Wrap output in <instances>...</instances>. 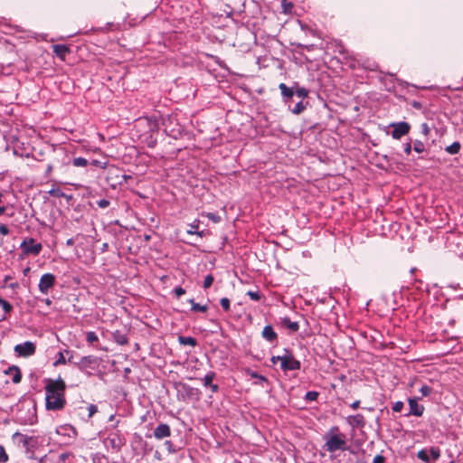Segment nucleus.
<instances>
[{
  "label": "nucleus",
  "mask_w": 463,
  "mask_h": 463,
  "mask_svg": "<svg viewBox=\"0 0 463 463\" xmlns=\"http://www.w3.org/2000/svg\"><path fill=\"white\" fill-rule=\"evenodd\" d=\"M279 89L280 90L282 99L285 103H288L291 101L293 96L295 95L294 90L295 86L288 87L285 83H279Z\"/></svg>",
  "instance_id": "obj_11"
},
{
  "label": "nucleus",
  "mask_w": 463,
  "mask_h": 463,
  "mask_svg": "<svg viewBox=\"0 0 463 463\" xmlns=\"http://www.w3.org/2000/svg\"><path fill=\"white\" fill-rule=\"evenodd\" d=\"M360 406V401H355L353 403H351L350 407L353 409V410H356L358 409Z\"/></svg>",
  "instance_id": "obj_61"
},
{
  "label": "nucleus",
  "mask_w": 463,
  "mask_h": 463,
  "mask_svg": "<svg viewBox=\"0 0 463 463\" xmlns=\"http://www.w3.org/2000/svg\"><path fill=\"white\" fill-rule=\"evenodd\" d=\"M213 281H214L213 276L212 274L207 275L203 280V288L204 289L209 288L213 285Z\"/></svg>",
  "instance_id": "obj_36"
},
{
  "label": "nucleus",
  "mask_w": 463,
  "mask_h": 463,
  "mask_svg": "<svg viewBox=\"0 0 463 463\" xmlns=\"http://www.w3.org/2000/svg\"><path fill=\"white\" fill-rule=\"evenodd\" d=\"M10 233V230L5 224L0 225V235L6 236Z\"/></svg>",
  "instance_id": "obj_48"
},
{
  "label": "nucleus",
  "mask_w": 463,
  "mask_h": 463,
  "mask_svg": "<svg viewBox=\"0 0 463 463\" xmlns=\"http://www.w3.org/2000/svg\"><path fill=\"white\" fill-rule=\"evenodd\" d=\"M0 307L3 308L5 313H10L13 310V306L2 298H0Z\"/></svg>",
  "instance_id": "obj_31"
},
{
  "label": "nucleus",
  "mask_w": 463,
  "mask_h": 463,
  "mask_svg": "<svg viewBox=\"0 0 463 463\" xmlns=\"http://www.w3.org/2000/svg\"><path fill=\"white\" fill-rule=\"evenodd\" d=\"M174 292L176 298H180L181 296L185 294V289L183 288L182 287H177L175 288Z\"/></svg>",
  "instance_id": "obj_49"
},
{
  "label": "nucleus",
  "mask_w": 463,
  "mask_h": 463,
  "mask_svg": "<svg viewBox=\"0 0 463 463\" xmlns=\"http://www.w3.org/2000/svg\"><path fill=\"white\" fill-rule=\"evenodd\" d=\"M8 460V455L6 454L3 446H0V462L5 463Z\"/></svg>",
  "instance_id": "obj_44"
},
{
  "label": "nucleus",
  "mask_w": 463,
  "mask_h": 463,
  "mask_svg": "<svg viewBox=\"0 0 463 463\" xmlns=\"http://www.w3.org/2000/svg\"><path fill=\"white\" fill-rule=\"evenodd\" d=\"M206 216L215 223L221 222V216L218 215L217 213H208Z\"/></svg>",
  "instance_id": "obj_45"
},
{
  "label": "nucleus",
  "mask_w": 463,
  "mask_h": 463,
  "mask_svg": "<svg viewBox=\"0 0 463 463\" xmlns=\"http://www.w3.org/2000/svg\"><path fill=\"white\" fill-rule=\"evenodd\" d=\"M280 359H281V355H273L271 358H270V362L273 364H276L278 362H280Z\"/></svg>",
  "instance_id": "obj_59"
},
{
  "label": "nucleus",
  "mask_w": 463,
  "mask_h": 463,
  "mask_svg": "<svg viewBox=\"0 0 463 463\" xmlns=\"http://www.w3.org/2000/svg\"><path fill=\"white\" fill-rule=\"evenodd\" d=\"M178 342L183 345H190L192 347L197 345V340L192 336L180 335L178 337Z\"/></svg>",
  "instance_id": "obj_19"
},
{
  "label": "nucleus",
  "mask_w": 463,
  "mask_h": 463,
  "mask_svg": "<svg viewBox=\"0 0 463 463\" xmlns=\"http://www.w3.org/2000/svg\"><path fill=\"white\" fill-rule=\"evenodd\" d=\"M460 148H461L460 143L458 141H455L450 146H448L445 148V151L449 155H456L459 152Z\"/></svg>",
  "instance_id": "obj_24"
},
{
  "label": "nucleus",
  "mask_w": 463,
  "mask_h": 463,
  "mask_svg": "<svg viewBox=\"0 0 463 463\" xmlns=\"http://www.w3.org/2000/svg\"><path fill=\"white\" fill-rule=\"evenodd\" d=\"M319 396V392L316 391H309L305 395V400L307 402H314L317 401Z\"/></svg>",
  "instance_id": "obj_30"
},
{
  "label": "nucleus",
  "mask_w": 463,
  "mask_h": 463,
  "mask_svg": "<svg viewBox=\"0 0 463 463\" xmlns=\"http://www.w3.org/2000/svg\"><path fill=\"white\" fill-rule=\"evenodd\" d=\"M208 388H210L212 392H213V393H215L219 391V386L215 383H212Z\"/></svg>",
  "instance_id": "obj_60"
},
{
  "label": "nucleus",
  "mask_w": 463,
  "mask_h": 463,
  "mask_svg": "<svg viewBox=\"0 0 463 463\" xmlns=\"http://www.w3.org/2000/svg\"><path fill=\"white\" fill-rule=\"evenodd\" d=\"M411 105L412 106V108L416 109H420L422 108V104L420 102V101H416V100H413Z\"/></svg>",
  "instance_id": "obj_58"
},
{
  "label": "nucleus",
  "mask_w": 463,
  "mask_h": 463,
  "mask_svg": "<svg viewBox=\"0 0 463 463\" xmlns=\"http://www.w3.org/2000/svg\"><path fill=\"white\" fill-rule=\"evenodd\" d=\"M220 304L224 311L230 310V299L228 298H221Z\"/></svg>",
  "instance_id": "obj_41"
},
{
  "label": "nucleus",
  "mask_w": 463,
  "mask_h": 463,
  "mask_svg": "<svg viewBox=\"0 0 463 463\" xmlns=\"http://www.w3.org/2000/svg\"><path fill=\"white\" fill-rule=\"evenodd\" d=\"M420 398L419 397H412V398H410L408 400V403H409V412L405 415V416H411V415H413V416H416V417H420L422 416L423 412H424V406L422 404H420L418 402V401L420 400Z\"/></svg>",
  "instance_id": "obj_7"
},
{
  "label": "nucleus",
  "mask_w": 463,
  "mask_h": 463,
  "mask_svg": "<svg viewBox=\"0 0 463 463\" xmlns=\"http://www.w3.org/2000/svg\"><path fill=\"white\" fill-rule=\"evenodd\" d=\"M216 374L214 372H209L203 379V386L209 387L213 383V380L215 378Z\"/></svg>",
  "instance_id": "obj_27"
},
{
  "label": "nucleus",
  "mask_w": 463,
  "mask_h": 463,
  "mask_svg": "<svg viewBox=\"0 0 463 463\" xmlns=\"http://www.w3.org/2000/svg\"><path fill=\"white\" fill-rule=\"evenodd\" d=\"M433 392V389L430 386L428 385H422L420 389V392L421 393L422 397L430 396Z\"/></svg>",
  "instance_id": "obj_37"
},
{
  "label": "nucleus",
  "mask_w": 463,
  "mask_h": 463,
  "mask_svg": "<svg viewBox=\"0 0 463 463\" xmlns=\"http://www.w3.org/2000/svg\"><path fill=\"white\" fill-rule=\"evenodd\" d=\"M178 386L180 389H178V392H184L187 396H191L194 392V388L190 387L189 385L185 383H179Z\"/></svg>",
  "instance_id": "obj_32"
},
{
  "label": "nucleus",
  "mask_w": 463,
  "mask_h": 463,
  "mask_svg": "<svg viewBox=\"0 0 463 463\" xmlns=\"http://www.w3.org/2000/svg\"><path fill=\"white\" fill-rule=\"evenodd\" d=\"M418 458L424 461L425 463H430V457L426 449H421L417 453Z\"/></svg>",
  "instance_id": "obj_34"
},
{
  "label": "nucleus",
  "mask_w": 463,
  "mask_h": 463,
  "mask_svg": "<svg viewBox=\"0 0 463 463\" xmlns=\"http://www.w3.org/2000/svg\"><path fill=\"white\" fill-rule=\"evenodd\" d=\"M165 445L166 446L167 448V450L169 452H175V449H174V445H173V442L171 440H166L165 441Z\"/></svg>",
  "instance_id": "obj_56"
},
{
  "label": "nucleus",
  "mask_w": 463,
  "mask_h": 463,
  "mask_svg": "<svg viewBox=\"0 0 463 463\" xmlns=\"http://www.w3.org/2000/svg\"><path fill=\"white\" fill-rule=\"evenodd\" d=\"M21 249L24 254H33L34 256L40 254L43 250V245L36 242L33 238H25L21 243Z\"/></svg>",
  "instance_id": "obj_4"
},
{
  "label": "nucleus",
  "mask_w": 463,
  "mask_h": 463,
  "mask_svg": "<svg viewBox=\"0 0 463 463\" xmlns=\"http://www.w3.org/2000/svg\"><path fill=\"white\" fill-rule=\"evenodd\" d=\"M430 453L434 461L438 460L440 457V449L438 447H430Z\"/></svg>",
  "instance_id": "obj_35"
},
{
  "label": "nucleus",
  "mask_w": 463,
  "mask_h": 463,
  "mask_svg": "<svg viewBox=\"0 0 463 463\" xmlns=\"http://www.w3.org/2000/svg\"><path fill=\"white\" fill-rule=\"evenodd\" d=\"M288 108L293 114L299 115L306 109L307 103L305 104L300 100L293 108H290V105H288Z\"/></svg>",
  "instance_id": "obj_23"
},
{
  "label": "nucleus",
  "mask_w": 463,
  "mask_h": 463,
  "mask_svg": "<svg viewBox=\"0 0 463 463\" xmlns=\"http://www.w3.org/2000/svg\"><path fill=\"white\" fill-rule=\"evenodd\" d=\"M74 244V240L72 238L67 240L66 245L67 246H72Z\"/></svg>",
  "instance_id": "obj_63"
},
{
  "label": "nucleus",
  "mask_w": 463,
  "mask_h": 463,
  "mask_svg": "<svg viewBox=\"0 0 463 463\" xmlns=\"http://www.w3.org/2000/svg\"><path fill=\"white\" fill-rule=\"evenodd\" d=\"M119 175L122 173L118 168H110L109 171V176L107 177L108 182L111 184L117 183L119 180Z\"/></svg>",
  "instance_id": "obj_20"
},
{
  "label": "nucleus",
  "mask_w": 463,
  "mask_h": 463,
  "mask_svg": "<svg viewBox=\"0 0 463 463\" xmlns=\"http://www.w3.org/2000/svg\"><path fill=\"white\" fill-rule=\"evenodd\" d=\"M338 427H332L326 435L324 448L327 452L334 453L336 450H345L347 449L346 437L344 433H338Z\"/></svg>",
  "instance_id": "obj_2"
},
{
  "label": "nucleus",
  "mask_w": 463,
  "mask_h": 463,
  "mask_svg": "<svg viewBox=\"0 0 463 463\" xmlns=\"http://www.w3.org/2000/svg\"><path fill=\"white\" fill-rule=\"evenodd\" d=\"M385 458L382 455H377L374 457L373 463H384Z\"/></svg>",
  "instance_id": "obj_54"
},
{
  "label": "nucleus",
  "mask_w": 463,
  "mask_h": 463,
  "mask_svg": "<svg viewBox=\"0 0 463 463\" xmlns=\"http://www.w3.org/2000/svg\"><path fill=\"white\" fill-rule=\"evenodd\" d=\"M199 223L200 222L198 220H194L191 224H189L190 229L187 230V233L189 234H197L200 237H203V231L199 232Z\"/></svg>",
  "instance_id": "obj_21"
},
{
  "label": "nucleus",
  "mask_w": 463,
  "mask_h": 463,
  "mask_svg": "<svg viewBox=\"0 0 463 463\" xmlns=\"http://www.w3.org/2000/svg\"><path fill=\"white\" fill-rule=\"evenodd\" d=\"M257 380H258V382L255 383L256 384L263 385V383H268V378L266 376L261 375V374L259 377V379H257Z\"/></svg>",
  "instance_id": "obj_55"
},
{
  "label": "nucleus",
  "mask_w": 463,
  "mask_h": 463,
  "mask_svg": "<svg viewBox=\"0 0 463 463\" xmlns=\"http://www.w3.org/2000/svg\"><path fill=\"white\" fill-rule=\"evenodd\" d=\"M112 339L120 345H125L128 343V335L120 330H116L112 333Z\"/></svg>",
  "instance_id": "obj_17"
},
{
  "label": "nucleus",
  "mask_w": 463,
  "mask_h": 463,
  "mask_svg": "<svg viewBox=\"0 0 463 463\" xmlns=\"http://www.w3.org/2000/svg\"><path fill=\"white\" fill-rule=\"evenodd\" d=\"M247 295L250 298V299L258 301L260 299L261 295L259 291H249Z\"/></svg>",
  "instance_id": "obj_43"
},
{
  "label": "nucleus",
  "mask_w": 463,
  "mask_h": 463,
  "mask_svg": "<svg viewBox=\"0 0 463 463\" xmlns=\"http://www.w3.org/2000/svg\"><path fill=\"white\" fill-rule=\"evenodd\" d=\"M72 165L75 167H86L89 165V161L84 157H75L72 159Z\"/></svg>",
  "instance_id": "obj_26"
},
{
  "label": "nucleus",
  "mask_w": 463,
  "mask_h": 463,
  "mask_svg": "<svg viewBox=\"0 0 463 463\" xmlns=\"http://www.w3.org/2000/svg\"><path fill=\"white\" fill-rule=\"evenodd\" d=\"M281 5L283 8V13H289L293 7L292 3L288 2L287 0H281Z\"/></svg>",
  "instance_id": "obj_39"
},
{
  "label": "nucleus",
  "mask_w": 463,
  "mask_h": 463,
  "mask_svg": "<svg viewBox=\"0 0 463 463\" xmlns=\"http://www.w3.org/2000/svg\"><path fill=\"white\" fill-rule=\"evenodd\" d=\"M90 165L96 166V167H100L102 169H105L107 168L108 166V162L107 161H99V160H97V159H94L90 162Z\"/></svg>",
  "instance_id": "obj_40"
},
{
  "label": "nucleus",
  "mask_w": 463,
  "mask_h": 463,
  "mask_svg": "<svg viewBox=\"0 0 463 463\" xmlns=\"http://www.w3.org/2000/svg\"><path fill=\"white\" fill-rule=\"evenodd\" d=\"M35 345L31 341H26L23 344H18L14 346V352L18 356L28 357L35 353Z\"/></svg>",
  "instance_id": "obj_6"
},
{
  "label": "nucleus",
  "mask_w": 463,
  "mask_h": 463,
  "mask_svg": "<svg viewBox=\"0 0 463 463\" xmlns=\"http://www.w3.org/2000/svg\"><path fill=\"white\" fill-rule=\"evenodd\" d=\"M111 447L119 450L120 448L125 444L124 439L118 434H110L108 438Z\"/></svg>",
  "instance_id": "obj_16"
},
{
  "label": "nucleus",
  "mask_w": 463,
  "mask_h": 463,
  "mask_svg": "<svg viewBox=\"0 0 463 463\" xmlns=\"http://www.w3.org/2000/svg\"><path fill=\"white\" fill-rule=\"evenodd\" d=\"M109 201L107 200V199H100L99 201H97V205L99 207V208H107L109 205Z\"/></svg>",
  "instance_id": "obj_47"
},
{
  "label": "nucleus",
  "mask_w": 463,
  "mask_h": 463,
  "mask_svg": "<svg viewBox=\"0 0 463 463\" xmlns=\"http://www.w3.org/2000/svg\"><path fill=\"white\" fill-rule=\"evenodd\" d=\"M58 355H59V356H58L57 360L53 363V365H54V366H58V365H60V364H67V360H66V358L64 357L63 352H60V353L58 354Z\"/></svg>",
  "instance_id": "obj_38"
},
{
  "label": "nucleus",
  "mask_w": 463,
  "mask_h": 463,
  "mask_svg": "<svg viewBox=\"0 0 463 463\" xmlns=\"http://www.w3.org/2000/svg\"><path fill=\"white\" fill-rule=\"evenodd\" d=\"M154 437L156 439H163L165 438H168L171 436V429L170 426L166 423L158 424L153 432Z\"/></svg>",
  "instance_id": "obj_10"
},
{
  "label": "nucleus",
  "mask_w": 463,
  "mask_h": 463,
  "mask_svg": "<svg viewBox=\"0 0 463 463\" xmlns=\"http://www.w3.org/2000/svg\"><path fill=\"white\" fill-rule=\"evenodd\" d=\"M301 367L300 361L297 360L289 349H284L283 354L280 359V369L287 373L288 371H298Z\"/></svg>",
  "instance_id": "obj_3"
},
{
  "label": "nucleus",
  "mask_w": 463,
  "mask_h": 463,
  "mask_svg": "<svg viewBox=\"0 0 463 463\" xmlns=\"http://www.w3.org/2000/svg\"><path fill=\"white\" fill-rule=\"evenodd\" d=\"M66 360H67V363H69V364H73V363H76V362L74 361V355H73V354H70V356L68 357V359H66Z\"/></svg>",
  "instance_id": "obj_62"
},
{
  "label": "nucleus",
  "mask_w": 463,
  "mask_h": 463,
  "mask_svg": "<svg viewBox=\"0 0 463 463\" xmlns=\"http://www.w3.org/2000/svg\"><path fill=\"white\" fill-rule=\"evenodd\" d=\"M49 193H50V194H51V195H53V196H56V197H63V196L65 195V194H64L62 192H61L59 189H58V190H54V189H52V190H51Z\"/></svg>",
  "instance_id": "obj_52"
},
{
  "label": "nucleus",
  "mask_w": 463,
  "mask_h": 463,
  "mask_svg": "<svg viewBox=\"0 0 463 463\" xmlns=\"http://www.w3.org/2000/svg\"><path fill=\"white\" fill-rule=\"evenodd\" d=\"M413 150L417 153H422L425 150V145L420 140H415L413 143Z\"/></svg>",
  "instance_id": "obj_33"
},
{
  "label": "nucleus",
  "mask_w": 463,
  "mask_h": 463,
  "mask_svg": "<svg viewBox=\"0 0 463 463\" xmlns=\"http://www.w3.org/2000/svg\"><path fill=\"white\" fill-rule=\"evenodd\" d=\"M261 335L264 339L270 343L278 339V335L270 325L264 326Z\"/></svg>",
  "instance_id": "obj_15"
},
{
  "label": "nucleus",
  "mask_w": 463,
  "mask_h": 463,
  "mask_svg": "<svg viewBox=\"0 0 463 463\" xmlns=\"http://www.w3.org/2000/svg\"><path fill=\"white\" fill-rule=\"evenodd\" d=\"M281 325L284 327L288 328L292 332H297L299 329V325L298 322H292L288 317L281 318Z\"/></svg>",
  "instance_id": "obj_18"
},
{
  "label": "nucleus",
  "mask_w": 463,
  "mask_h": 463,
  "mask_svg": "<svg viewBox=\"0 0 463 463\" xmlns=\"http://www.w3.org/2000/svg\"><path fill=\"white\" fill-rule=\"evenodd\" d=\"M403 406H404L403 402H401V401H398V402H394V403H393V405H392V411H393L394 412H400V411H402V410L403 409Z\"/></svg>",
  "instance_id": "obj_42"
},
{
  "label": "nucleus",
  "mask_w": 463,
  "mask_h": 463,
  "mask_svg": "<svg viewBox=\"0 0 463 463\" xmlns=\"http://www.w3.org/2000/svg\"><path fill=\"white\" fill-rule=\"evenodd\" d=\"M86 341L90 345H93L94 343L99 341V337L95 332L90 331V332H87V334H86Z\"/></svg>",
  "instance_id": "obj_29"
},
{
  "label": "nucleus",
  "mask_w": 463,
  "mask_h": 463,
  "mask_svg": "<svg viewBox=\"0 0 463 463\" xmlns=\"http://www.w3.org/2000/svg\"><path fill=\"white\" fill-rule=\"evenodd\" d=\"M5 206H0V215L5 213Z\"/></svg>",
  "instance_id": "obj_64"
},
{
  "label": "nucleus",
  "mask_w": 463,
  "mask_h": 463,
  "mask_svg": "<svg viewBox=\"0 0 463 463\" xmlns=\"http://www.w3.org/2000/svg\"><path fill=\"white\" fill-rule=\"evenodd\" d=\"M87 410L89 411V413H88L89 418H91L98 411V408L94 404H90L88 406Z\"/></svg>",
  "instance_id": "obj_46"
},
{
  "label": "nucleus",
  "mask_w": 463,
  "mask_h": 463,
  "mask_svg": "<svg viewBox=\"0 0 463 463\" xmlns=\"http://www.w3.org/2000/svg\"><path fill=\"white\" fill-rule=\"evenodd\" d=\"M53 170V165L52 163H49L47 165L46 170H45V177H49Z\"/></svg>",
  "instance_id": "obj_53"
},
{
  "label": "nucleus",
  "mask_w": 463,
  "mask_h": 463,
  "mask_svg": "<svg viewBox=\"0 0 463 463\" xmlns=\"http://www.w3.org/2000/svg\"><path fill=\"white\" fill-rule=\"evenodd\" d=\"M393 128L392 137L394 139H400L402 137L407 135L410 131L411 126L405 121L392 124Z\"/></svg>",
  "instance_id": "obj_8"
},
{
  "label": "nucleus",
  "mask_w": 463,
  "mask_h": 463,
  "mask_svg": "<svg viewBox=\"0 0 463 463\" xmlns=\"http://www.w3.org/2000/svg\"><path fill=\"white\" fill-rule=\"evenodd\" d=\"M45 390V407L48 411H61L66 405L65 382L59 377L56 380L47 379Z\"/></svg>",
  "instance_id": "obj_1"
},
{
  "label": "nucleus",
  "mask_w": 463,
  "mask_h": 463,
  "mask_svg": "<svg viewBox=\"0 0 463 463\" xmlns=\"http://www.w3.org/2000/svg\"><path fill=\"white\" fill-rule=\"evenodd\" d=\"M411 149H412V146H411V144L410 142L404 144V152L407 154V155H410L411 152Z\"/></svg>",
  "instance_id": "obj_57"
},
{
  "label": "nucleus",
  "mask_w": 463,
  "mask_h": 463,
  "mask_svg": "<svg viewBox=\"0 0 463 463\" xmlns=\"http://www.w3.org/2000/svg\"><path fill=\"white\" fill-rule=\"evenodd\" d=\"M98 364V359L93 355H86L80 358L77 363H73V365L80 371L83 372L88 368H93L94 364Z\"/></svg>",
  "instance_id": "obj_9"
},
{
  "label": "nucleus",
  "mask_w": 463,
  "mask_h": 463,
  "mask_svg": "<svg viewBox=\"0 0 463 463\" xmlns=\"http://www.w3.org/2000/svg\"><path fill=\"white\" fill-rule=\"evenodd\" d=\"M55 282H56V278L53 274L45 273L40 279V281L38 284L39 290L43 294L47 295L49 293V290L54 287Z\"/></svg>",
  "instance_id": "obj_5"
},
{
  "label": "nucleus",
  "mask_w": 463,
  "mask_h": 463,
  "mask_svg": "<svg viewBox=\"0 0 463 463\" xmlns=\"http://www.w3.org/2000/svg\"><path fill=\"white\" fill-rule=\"evenodd\" d=\"M420 128H421V133H422L425 137L429 136L430 129V128H429L428 124H427V123H422V124H421V126H420Z\"/></svg>",
  "instance_id": "obj_50"
},
{
  "label": "nucleus",
  "mask_w": 463,
  "mask_h": 463,
  "mask_svg": "<svg viewBox=\"0 0 463 463\" xmlns=\"http://www.w3.org/2000/svg\"><path fill=\"white\" fill-rule=\"evenodd\" d=\"M52 49L55 55L61 61H65L66 55L71 52L70 47L66 44H54Z\"/></svg>",
  "instance_id": "obj_13"
},
{
  "label": "nucleus",
  "mask_w": 463,
  "mask_h": 463,
  "mask_svg": "<svg viewBox=\"0 0 463 463\" xmlns=\"http://www.w3.org/2000/svg\"><path fill=\"white\" fill-rule=\"evenodd\" d=\"M129 179H132L131 175L125 174L119 175V180H118L117 183H112L111 186L116 187V185H123L127 184Z\"/></svg>",
  "instance_id": "obj_28"
},
{
  "label": "nucleus",
  "mask_w": 463,
  "mask_h": 463,
  "mask_svg": "<svg viewBox=\"0 0 463 463\" xmlns=\"http://www.w3.org/2000/svg\"><path fill=\"white\" fill-rule=\"evenodd\" d=\"M294 86H295L294 92L298 98L304 99V98L307 97L308 90L306 88L299 87L298 82H294Z\"/></svg>",
  "instance_id": "obj_25"
},
{
  "label": "nucleus",
  "mask_w": 463,
  "mask_h": 463,
  "mask_svg": "<svg viewBox=\"0 0 463 463\" xmlns=\"http://www.w3.org/2000/svg\"><path fill=\"white\" fill-rule=\"evenodd\" d=\"M5 373L6 375H10L12 377V381L14 383H19L22 380V373H21L19 367L16 365L8 367L5 371Z\"/></svg>",
  "instance_id": "obj_12"
},
{
  "label": "nucleus",
  "mask_w": 463,
  "mask_h": 463,
  "mask_svg": "<svg viewBox=\"0 0 463 463\" xmlns=\"http://www.w3.org/2000/svg\"><path fill=\"white\" fill-rule=\"evenodd\" d=\"M191 304V310L194 312H206L208 310V307L206 305H200L194 301V298L188 300Z\"/></svg>",
  "instance_id": "obj_22"
},
{
  "label": "nucleus",
  "mask_w": 463,
  "mask_h": 463,
  "mask_svg": "<svg viewBox=\"0 0 463 463\" xmlns=\"http://www.w3.org/2000/svg\"><path fill=\"white\" fill-rule=\"evenodd\" d=\"M347 421L353 428H363L365 425V419L362 414L349 416Z\"/></svg>",
  "instance_id": "obj_14"
},
{
  "label": "nucleus",
  "mask_w": 463,
  "mask_h": 463,
  "mask_svg": "<svg viewBox=\"0 0 463 463\" xmlns=\"http://www.w3.org/2000/svg\"><path fill=\"white\" fill-rule=\"evenodd\" d=\"M247 374L250 376V378L252 379H259V377L260 376V374H259L257 372L255 371H252L250 369H247L246 371Z\"/></svg>",
  "instance_id": "obj_51"
}]
</instances>
